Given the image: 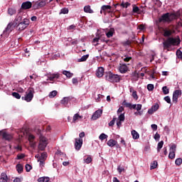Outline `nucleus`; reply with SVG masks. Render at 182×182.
Here are the masks:
<instances>
[{"mask_svg": "<svg viewBox=\"0 0 182 182\" xmlns=\"http://www.w3.org/2000/svg\"><path fill=\"white\" fill-rule=\"evenodd\" d=\"M117 171L118 173H119V174H122V173H124V171H126V170L124 169V166H119L117 167Z\"/></svg>", "mask_w": 182, "mask_h": 182, "instance_id": "36", "label": "nucleus"}, {"mask_svg": "<svg viewBox=\"0 0 182 182\" xmlns=\"http://www.w3.org/2000/svg\"><path fill=\"white\" fill-rule=\"evenodd\" d=\"M118 119H119V120L120 122H123V121L124 120V119H125V117H124V113L120 114L119 116V117H118Z\"/></svg>", "mask_w": 182, "mask_h": 182, "instance_id": "55", "label": "nucleus"}, {"mask_svg": "<svg viewBox=\"0 0 182 182\" xmlns=\"http://www.w3.org/2000/svg\"><path fill=\"white\" fill-rule=\"evenodd\" d=\"M175 157H176V152L170 151L168 154V159H171V160H173V159H175Z\"/></svg>", "mask_w": 182, "mask_h": 182, "instance_id": "39", "label": "nucleus"}, {"mask_svg": "<svg viewBox=\"0 0 182 182\" xmlns=\"http://www.w3.org/2000/svg\"><path fill=\"white\" fill-rule=\"evenodd\" d=\"M157 167V161H154L151 164V170H154V168H156Z\"/></svg>", "mask_w": 182, "mask_h": 182, "instance_id": "48", "label": "nucleus"}, {"mask_svg": "<svg viewBox=\"0 0 182 182\" xmlns=\"http://www.w3.org/2000/svg\"><path fill=\"white\" fill-rule=\"evenodd\" d=\"M89 58V54L83 55L81 58L78 59V62H86Z\"/></svg>", "mask_w": 182, "mask_h": 182, "instance_id": "32", "label": "nucleus"}, {"mask_svg": "<svg viewBox=\"0 0 182 182\" xmlns=\"http://www.w3.org/2000/svg\"><path fill=\"white\" fill-rule=\"evenodd\" d=\"M132 135L133 139H134V140H137V139H139V137H140V135L139 134V133L137 132H136V130L132 131Z\"/></svg>", "mask_w": 182, "mask_h": 182, "instance_id": "24", "label": "nucleus"}, {"mask_svg": "<svg viewBox=\"0 0 182 182\" xmlns=\"http://www.w3.org/2000/svg\"><path fill=\"white\" fill-rule=\"evenodd\" d=\"M181 95V90H176L173 92V102L175 103H177L178 100V96Z\"/></svg>", "mask_w": 182, "mask_h": 182, "instance_id": "10", "label": "nucleus"}, {"mask_svg": "<svg viewBox=\"0 0 182 182\" xmlns=\"http://www.w3.org/2000/svg\"><path fill=\"white\" fill-rule=\"evenodd\" d=\"M13 97H15L16 99H21V95L18 92H12Z\"/></svg>", "mask_w": 182, "mask_h": 182, "instance_id": "45", "label": "nucleus"}, {"mask_svg": "<svg viewBox=\"0 0 182 182\" xmlns=\"http://www.w3.org/2000/svg\"><path fill=\"white\" fill-rule=\"evenodd\" d=\"M8 181V176L5 172L1 173L0 176V182H7Z\"/></svg>", "mask_w": 182, "mask_h": 182, "instance_id": "19", "label": "nucleus"}, {"mask_svg": "<svg viewBox=\"0 0 182 182\" xmlns=\"http://www.w3.org/2000/svg\"><path fill=\"white\" fill-rule=\"evenodd\" d=\"M181 42L180 40V37L177 36V38L174 37H168L166 41L163 42V48L164 50L170 51V48L171 46H178Z\"/></svg>", "mask_w": 182, "mask_h": 182, "instance_id": "1", "label": "nucleus"}, {"mask_svg": "<svg viewBox=\"0 0 182 182\" xmlns=\"http://www.w3.org/2000/svg\"><path fill=\"white\" fill-rule=\"evenodd\" d=\"M79 117H80V115H79V114H75L73 118V123H75L76 122V120H77V119H79Z\"/></svg>", "mask_w": 182, "mask_h": 182, "instance_id": "49", "label": "nucleus"}, {"mask_svg": "<svg viewBox=\"0 0 182 182\" xmlns=\"http://www.w3.org/2000/svg\"><path fill=\"white\" fill-rule=\"evenodd\" d=\"M154 139H155L156 140H159L160 139V135L159 134V133H156V134L154 136Z\"/></svg>", "mask_w": 182, "mask_h": 182, "instance_id": "62", "label": "nucleus"}, {"mask_svg": "<svg viewBox=\"0 0 182 182\" xmlns=\"http://www.w3.org/2000/svg\"><path fill=\"white\" fill-rule=\"evenodd\" d=\"M8 14H9V15H10V16H12V15H15V14H16V10L13 8H9Z\"/></svg>", "mask_w": 182, "mask_h": 182, "instance_id": "26", "label": "nucleus"}, {"mask_svg": "<svg viewBox=\"0 0 182 182\" xmlns=\"http://www.w3.org/2000/svg\"><path fill=\"white\" fill-rule=\"evenodd\" d=\"M117 120V118H113L112 120L108 124L109 127L114 126V122Z\"/></svg>", "mask_w": 182, "mask_h": 182, "instance_id": "52", "label": "nucleus"}, {"mask_svg": "<svg viewBox=\"0 0 182 182\" xmlns=\"http://www.w3.org/2000/svg\"><path fill=\"white\" fill-rule=\"evenodd\" d=\"M16 168L18 174H21L23 172V166L21 164H17Z\"/></svg>", "mask_w": 182, "mask_h": 182, "instance_id": "22", "label": "nucleus"}, {"mask_svg": "<svg viewBox=\"0 0 182 182\" xmlns=\"http://www.w3.org/2000/svg\"><path fill=\"white\" fill-rule=\"evenodd\" d=\"M162 91L164 95H168V93H170V90L167 88V86H164L162 87Z\"/></svg>", "mask_w": 182, "mask_h": 182, "instance_id": "34", "label": "nucleus"}, {"mask_svg": "<svg viewBox=\"0 0 182 182\" xmlns=\"http://www.w3.org/2000/svg\"><path fill=\"white\" fill-rule=\"evenodd\" d=\"M56 95H58V91L54 90L50 92L49 94V97H50V99L55 97V96H56Z\"/></svg>", "mask_w": 182, "mask_h": 182, "instance_id": "40", "label": "nucleus"}, {"mask_svg": "<svg viewBox=\"0 0 182 182\" xmlns=\"http://www.w3.org/2000/svg\"><path fill=\"white\" fill-rule=\"evenodd\" d=\"M122 59H123L124 62L127 63V62H130V60H132V57L125 55L124 58L122 57Z\"/></svg>", "mask_w": 182, "mask_h": 182, "instance_id": "46", "label": "nucleus"}, {"mask_svg": "<svg viewBox=\"0 0 182 182\" xmlns=\"http://www.w3.org/2000/svg\"><path fill=\"white\" fill-rule=\"evenodd\" d=\"M165 102H168V103H171V99H170L169 96H166L164 98Z\"/></svg>", "mask_w": 182, "mask_h": 182, "instance_id": "61", "label": "nucleus"}, {"mask_svg": "<svg viewBox=\"0 0 182 182\" xmlns=\"http://www.w3.org/2000/svg\"><path fill=\"white\" fill-rule=\"evenodd\" d=\"M47 1H41L37 4V8H43L46 5Z\"/></svg>", "mask_w": 182, "mask_h": 182, "instance_id": "31", "label": "nucleus"}, {"mask_svg": "<svg viewBox=\"0 0 182 182\" xmlns=\"http://www.w3.org/2000/svg\"><path fill=\"white\" fill-rule=\"evenodd\" d=\"M92 156L90 155L87 156V158L84 159V162L86 163V164H90L92 163Z\"/></svg>", "mask_w": 182, "mask_h": 182, "instance_id": "27", "label": "nucleus"}, {"mask_svg": "<svg viewBox=\"0 0 182 182\" xmlns=\"http://www.w3.org/2000/svg\"><path fill=\"white\" fill-rule=\"evenodd\" d=\"M33 95H35V90L32 87H29L26 92V95L24 97H21V99L26 102H32Z\"/></svg>", "mask_w": 182, "mask_h": 182, "instance_id": "5", "label": "nucleus"}, {"mask_svg": "<svg viewBox=\"0 0 182 182\" xmlns=\"http://www.w3.org/2000/svg\"><path fill=\"white\" fill-rule=\"evenodd\" d=\"M72 82L73 85H77L78 83L77 78H73Z\"/></svg>", "mask_w": 182, "mask_h": 182, "instance_id": "63", "label": "nucleus"}, {"mask_svg": "<svg viewBox=\"0 0 182 182\" xmlns=\"http://www.w3.org/2000/svg\"><path fill=\"white\" fill-rule=\"evenodd\" d=\"M176 31L174 29H170V28H164V34L163 36L165 38H170L173 33H175Z\"/></svg>", "mask_w": 182, "mask_h": 182, "instance_id": "8", "label": "nucleus"}, {"mask_svg": "<svg viewBox=\"0 0 182 182\" xmlns=\"http://www.w3.org/2000/svg\"><path fill=\"white\" fill-rule=\"evenodd\" d=\"M22 159H25V154H19L17 155V160H22Z\"/></svg>", "mask_w": 182, "mask_h": 182, "instance_id": "51", "label": "nucleus"}, {"mask_svg": "<svg viewBox=\"0 0 182 182\" xmlns=\"http://www.w3.org/2000/svg\"><path fill=\"white\" fill-rule=\"evenodd\" d=\"M63 75H65V76H66V77H68L69 79H70V77H72L73 76V73H72L68 70H63Z\"/></svg>", "mask_w": 182, "mask_h": 182, "instance_id": "23", "label": "nucleus"}, {"mask_svg": "<svg viewBox=\"0 0 182 182\" xmlns=\"http://www.w3.org/2000/svg\"><path fill=\"white\" fill-rule=\"evenodd\" d=\"M129 70V67H127V64H119V71L120 73H126Z\"/></svg>", "mask_w": 182, "mask_h": 182, "instance_id": "14", "label": "nucleus"}, {"mask_svg": "<svg viewBox=\"0 0 182 182\" xmlns=\"http://www.w3.org/2000/svg\"><path fill=\"white\" fill-rule=\"evenodd\" d=\"M130 3L129 2H126L124 3V1H122V4H120V6H122V8H129V6H130Z\"/></svg>", "mask_w": 182, "mask_h": 182, "instance_id": "38", "label": "nucleus"}, {"mask_svg": "<svg viewBox=\"0 0 182 182\" xmlns=\"http://www.w3.org/2000/svg\"><path fill=\"white\" fill-rule=\"evenodd\" d=\"M180 18V12H176V13H166L163 14L159 18V22L161 23L163 22L164 23H170V22H173L174 19H177Z\"/></svg>", "mask_w": 182, "mask_h": 182, "instance_id": "2", "label": "nucleus"}, {"mask_svg": "<svg viewBox=\"0 0 182 182\" xmlns=\"http://www.w3.org/2000/svg\"><path fill=\"white\" fill-rule=\"evenodd\" d=\"M176 56L178 59H181L182 60V51L180 50H176Z\"/></svg>", "mask_w": 182, "mask_h": 182, "instance_id": "41", "label": "nucleus"}, {"mask_svg": "<svg viewBox=\"0 0 182 182\" xmlns=\"http://www.w3.org/2000/svg\"><path fill=\"white\" fill-rule=\"evenodd\" d=\"M106 36L107 38H112V36H113V31H109L106 33Z\"/></svg>", "mask_w": 182, "mask_h": 182, "instance_id": "59", "label": "nucleus"}, {"mask_svg": "<svg viewBox=\"0 0 182 182\" xmlns=\"http://www.w3.org/2000/svg\"><path fill=\"white\" fill-rule=\"evenodd\" d=\"M164 144V141H161L158 143V146H157V151L158 153H160V151L161 150V149H163V145Z\"/></svg>", "mask_w": 182, "mask_h": 182, "instance_id": "28", "label": "nucleus"}, {"mask_svg": "<svg viewBox=\"0 0 182 182\" xmlns=\"http://www.w3.org/2000/svg\"><path fill=\"white\" fill-rule=\"evenodd\" d=\"M107 146H109V147H114V146H117V141L114 140V139H109L107 143Z\"/></svg>", "mask_w": 182, "mask_h": 182, "instance_id": "20", "label": "nucleus"}, {"mask_svg": "<svg viewBox=\"0 0 182 182\" xmlns=\"http://www.w3.org/2000/svg\"><path fill=\"white\" fill-rule=\"evenodd\" d=\"M84 11L86 12V14H93V10H92L90 6H85L84 7Z\"/></svg>", "mask_w": 182, "mask_h": 182, "instance_id": "25", "label": "nucleus"}, {"mask_svg": "<svg viewBox=\"0 0 182 182\" xmlns=\"http://www.w3.org/2000/svg\"><path fill=\"white\" fill-rule=\"evenodd\" d=\"M132 97L135 100H137L139 99V96L137 95V91H133V92H132Z\"/></svg>", "mask_w": 182, "mask_h": 182, "instance_id": "47", "label": "nucleus"}, {"mask_svg": "<svg viewBox=\"0 0 182 182\" xmlns=\"http://www.w3.org/2000/svg\"><path fill=\"white\" fill-rule=\"evenodd\" d=\"M105 79L111 83H119L120 82V75L109 72L106 73Z\"/></svg>", "mask_w": 182, "mask_h": 182, "instance_id": "3", "label": "nucleus"}, {"mask_svg": "<svg viewBox=\"0 0 182 182\" xmlns=\"http://www.w3.org/2000/svg\"><path fill=\"white\" fill-rule=\"evenodd\" d=\"M177 148V145L172 144V146L170 147V151L176 152V149Z\"/></svg>", "mask_w": 182, "mask_h": 182, "instance_id": "56", "label": "nucleus"}, {"mask_svg": "<svg viewBox=\"0 0 182 182\" xmlns=\"http://www.w3.org/2000/svg\"><path fill=\"white\" fill-rule=\"evenodd\" d=\"M29 19L23 18V21L17 23L18 31L22 32V31H25L28 26H29Z\"/></svg>", "mask_w": 182, "mask_h": 182, "instance_id": "6", "label": "nucleus"}, {"mask_svg": "<svg viewBox=\"0 0 182 182\" xmlns=\"http://www.w3.org/2000/svg\"><path fill=\"white\" fill-rule=\"evenodd\" d=\"M22 19H23L22 13H21V11H19V12L17 14V15H16V18H15V19H14V23H16V25H18V23L22 22V21H21Z\"/></svg>", "mask_w": 182, "mask_h": 182, "instance_id": "15", "label": "nucleus"}, {"mask_svg": "<svg viewBox=\"0 0 182 182\" xmlns=\"http://www.w3.org/2000/svg\"><path fill=\"white\" fill-rule=\"evenodd\" d=\"M103 113V110L102 109H97L92 116V120H97L100 116H102V114Z\"/></svg>", "mask_w": 182, "mask_h": 182, "instance_id": "13", "label": "nucleus"}, {"mask_svg": "<svg viewBox=\"0 0 182 182\" xmlns=\"http://www.w3.org/2000/svg\"><path fill=\"white\" fill-rule=\"evenodd\" d=\"M31 8H32V2L25 1L22 3L21 9L26 11V9H31Z\"/></svg>", "mask_w": 182, "mask_h": 182, "instance_id": "11", "label": "nucleus"}, {"mask_svg": "<svg viewBox=\"0 0 182 182\" xmlns=\"http://www.w3.org/2000/svg\"><path fill=\"white\" fill-rule=\"evenodd\" d=\"M16 90L18 93H23V92H25V90L21 87H18Z\"/></svg>", "mask_w": 182, "mask_h": 182, "instance_id": "57", "label": "nucleus"}, {"mask_svg": "<svg viewBox=\"0 0 182 182\" xmlns=\"http://www.w3.org/2000/svg\"><path fill=\"white\" fill-rule=\"evenodd\" d=\"M107 137H109V136L105 133H102L100 135L99 139L101 140V141H103V140H105V139H107Z\"/></svg>", "mask_w": 182, "mask_h": 182, "instance_id": "33", "label": "nucleus"}, {"mask_svg": "<svg viewBox=\"0 0 182 182\" xmlns=\"http://www.w3.org/2000/svg\"><path fill=\"white\" fill-rule=\"evenodd\" d=\"M46 159H48V153L46 152H43L41 154V156L39 157V160H46Z\"/></svg>", "mask_w": 182, "mask_h": 182, "instance_id": "29", "label": "nucleus"}, {"mask_svg": "<svg viewBox=\"0 0 182 182\" xmlns=\"http://www.w3.org/2000/svg\"><path fill=\"white\" fill-rule=\"evenodd\" d=\"M159 104L156 103L151 107V109L155 112H157V110H159Z\"/></svg>", "mask_w": 182, "mask_h": 182, "instance_id": "53", "label": "nucleus"}, {"mask_svg": "<svg viewBox=\"0 0 182 182\" xmlns=\"http://www.w3.org/2000/svg\"><path fill=\"white\" fill-rule=\"evenodd\" d=\"M60 77V74L59 73H53V74H48V78L50 82H55L56 79H59Z\"/></svg>", "mask_w": 182, "mask_h": 182, "instance_id": "12", "label": "nucleus"}, {"mask_svg": "<svg viewBox=\"0 0 182 182\" xmlns=\"http://www.w3.org/2000/svg\"><path fill=\"white\" fill-rule=\"evenodd\" d=\"M48 144V142L46 137H45L43 135H40L39 142H38V150H40L41 151H44Z\"/></svg>", "mask_w": 182, "mask_h": 182, "instance_id": "4", "label": "nucleus"}, {"mask_svg": "<svg viewBox=\"0 0 182 182\" xmlns=\"http://www.w3.org/2000/svg\"><path fill=\"white\" fill-rule=\"evenodd\" d=\"M32 170V166H31L30 164H26V171L29 173V171H31Z\"/></svg>", "mask_w": 182, "mask_h": 182, "instance_id": "54", "label": "nucleus"}, {"mask_svg": "<svg viewBox=\"0 0 182 182\" xmlns=\"http://www.w3.org/2000/svg\"><path fill=\"white\" fill-rule=\"evenodd\" d=\"M70 101V97H65L61 100V105H63L65 107H68V105H69V102Z\"/></svg>", "mask_w": 182, "mask_h": 182, "instance_id": "18", "label": "nucleus"}, {"mask_svg": "<svg viewBox=\"0 0 182 182\" xmlns=\"http://www.w3.org/2000/svg\"><path fill=\"white\" fill-rule=\"evenodd\" d=\"M21 181H22V180L20 178H16L14 180V182H21Z\"/></svg>", "mask_w": 182, "mask_h": 182, "instance_id": "64", "label": "nucleus"}, {"mask_svg": "<svg viewBox=\"0 0 182 182\" xmlns=\"http://www.w3.org/2000/svg\"><path fill=\"white\" fill-rule=\"evenodd\" d=\"M147 89L149 92H152V90H154V85L153 84H149L147 85Z\"/></svg>", "mask_w": 182, "mask_h": 182, "instance_id": "44", "label": "nucleus"}, {"mask_svg": "<svg viewBox=\"0 0 182 182\" xmlns=\"http://www.w3.org/2000/svg\"><path fill=\"white\" fill-rule=\"evenodd\" d=\"M1 137L2 140H5L6 141H11V140L14 139V135L1 130Z\"/></svg>", "mask_w": 182, "mask_h": 182, "instance_id": "7", "label": "nucleus"}, {"mask_svg": "<svg viewBox=\"0 0 182 182\" xmlns=\"http://www.w3.org/2000/svg\"><path fill=\"white\" fill-rule=\"evenodd\" d=\"M105 73V68L103 67H100L96 71L97 77H102Z\"/></svg>", "mask_w": 182, "mask_h": 182, "instance_id": "16", "label": "nucleus"}, {"mask_svg": "<svg viewBox=\"0 0 182 182\" xmlns=\"http://www.w3.org/2000/svg\"><path fill=\"white\" fill-rule=\"evenodd\" d=\"M66 15V14H69V9L68 8H63L60 10V15Z\"/></svg>", "mask_w": 182, "mask_h": 182, "instance_id": "35", "label": "nucleus"}, {"mask_svg": "<svg viewBox=\"0 0 182 182\" xmlns=\"http://www.w3.org/2000/svg\"><path fill=\"white\" fill-rule=\"evenodd\" d=\"M122 105H123V106H125V107H128V109H132V103L127 102H126V100H124L122 102Z\"/></svg>", "mask_w": 182, "mask_h": 182, "instance_id": "37", "label": "nucleus"}, {"mask_svg": "<svg viewBox=\"0 0 182 182\" xmlns=\"http://www.w3.org/2000/svg\"><path fill=\"white\" fill-rule=\"evenodd\" d=\"M82 144H83L82 139H75V150H80V149H82Z\"/></svg>", "mask_w": 182, "mask_h": 182, "instance_id": "9", "label": "nucleus"}, {"mask_svg": "<svg viewBox=\"0 0 182 182\" xmlns=\"http://www.w3.org/2000/svg\"><path fill=\"white\" fill-rule=\"evenodd\" d=\"M175 164L176 166H181V164H182V159L181 158H178L177 159H176Z\"/></svg>", "mask_w": 182, "mask_h": 182, "instance_id": "42", "label": "nucleus"}, {"mask_svg": "<svg viewBox=\"0 0 182 182\" xmlns=\"http://www.w3.org/2000/svg\"><path fill=\"white\" fill-rule=\"evenodd\" d=\"M132 12L134 14H139V12H140V9H139L138 6H134L133 9H132Z\"/></svg>", "mask_w": 182, "mask_h": 182, "instance_id": "43", "label": "nucleus"}, {"mask_svg": "<svg viewBox=\"0 0 182 182\" xmlns=\"http://www.w3.org/2000/svg\"><path fill=\"white\" fill-rule=\"evenodd\" d=\"M15 26H16V23H9L7 26V27L6 28V32H12V31H14V28H15Z\"/></svg>", "mask_w": 182, "mask_h": 182, "instance_id": "17", "label": "nucleus"}, {"mask_svg": "<svg viewBox=\"0 0 182 182\" xmlns=\"http://www.w3.org/2000/svg\"><path fill=\"white\" fill-rule=\"evenodd\" d=\"M137 29H139V31H144L146 29V27H144V25L140 24L138 26Z\"/></svg>", "mask_w": 182, "mask_h": 182, "instance_id": "60", "label": "nucleus"}, {"mask_svg": "<svg viewBox=\"0 0 182 182\" xmlns=\"http://www.w3.org/2000/svg\"><path fill=\"white\" fill-rule=\"evenodd\" d=\"M101 14H102V11H104V12H107V10L109 9V11L108 12H110V11H112V6H109V5H104L101 7Z\"/></svg>", "mask_w": 182, "mask_h": 182, "instance_id": "21", "label": "nucleus"}, {"mask_svg": "<svg viewBox=\"0 0 182 182\" xmlns=\"http://www.w3.org/2000/svg\"><path fill=\"white\" fill-rule=\"evenodd\" d=\"M132 43H137V41L133 40H128L124 43L125 46H131Z\"/></svg>", "mask_w": 182, "mask_h": 182, "instance_id": "30", "label": "nucleus"}, {"mask_svg": "<svg viewBox=\"0 0 182 182\" xmlns=\"http://www.w3.org/2000/svg\"><path fill=\"white\" fill-rule=\"evenodd\" d=\"M68 31H75L76 29V25L73 24L67 28Z\"/></svg>", "mask_w": 182, "mask_h": 182, "instance_id": "50", "label": "nucleus"}, {"mask_svg": "<svg viewBox=\"0 0 182 182\" xmlns=\"http://www.w3.org/2000/svg\"><path fill=\"white\" fill-rule=\"evenodd\" d=\"M33 140H35V135L29 134L28 135V141H33Z\"/></svg>", "mask_w": 182, "mask_h": 182, "instance_id": "58", "label": "nucleus"}]
</instances>
